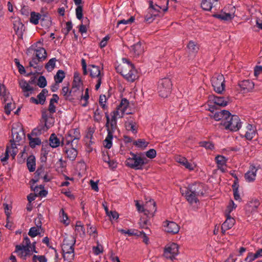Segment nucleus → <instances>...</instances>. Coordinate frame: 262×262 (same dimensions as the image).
I'll use <instances>...</instances> for the list:
<instances>
[{
    "mask_svg": "<svg viewBox=\"0 0 262 262\" xmlns=\"http://www.w3.org/2000/svg\"><path fill=\"white\" fill-rule=\"evenodd\" d=\"M238 86L241 88V91L243 93H247L252 91L254 89V83L250 80H245L238 82Z\"/></svg>",
    "mask_w": 262,
    "mask_h": 262,
    "instance_id": "obj_16",
    "label": "nucleus"
},
{
    "mask_svg": "<svg viewBox=\"0 0 262 262\" xmlns=\"http://www.w3.org/2000/svg\"><path fill=\"white\" fill-rule=\"evenodd\" d=\"M236 207V205L232 200H231L225 211V215L230 214V213L233 210V209H235Z\"/></svg>",
    "mask_w": 262,
    "mask_h": 262,
    "instance_id": "obj_57",
    "label": "nucleus"
},
{
    "mask_svg": "<svg viewBox=\"0 0 262 262\" xmlns=\"http://www.w3.org/2000/svg\"><path fill=\"white\" fill-rule=\"evenodd\" d=\"M214 102L215 104L221 106H225L228 103V101L224 97H215Z\"/></svg>",
    "mask_w": 262,
    "mask_h": 262,
    "instance_id": "obj_46",
    "label": "nucleus"
},
{
    "mask_svg": "<svg viewBox=\"0 0 262 262\" xmlns=\"http://www.w3.org/2000/svg\"><path fill=\"white\" fill-rule=\"evenodd\" d=\"M257 169L253 165L250 167L249 170L245 174V179L248 182H252L255 180Z\"/></svg>",
    "mask_w": 262,
    "mask_h": 262,
    "instance_id": "obj_22",
    "label": "nucleus"
},
{
    "mask_svg": "<svg viewBox=\"0 0 262 262\" xmlns=\"http://www.w3.org/2000/svg\"><path fill=\"white\" fill-rule=\"evenodd\" d=\"M130 155L131 157L125 161L126 166L135 170H142L144 165L147 163V159L133 152H130Z\"/></svg>",
    "mask_w": 262,
    "mask_h": 262,
    "instance_id": "obj_3",
    "label": "nucleus"
},
{
    "mask_svg": "<svg viewBox=\"0 0 262 262\" xmlns=\"http://www.w3.org/2000/svg\"><path fill=\"white\" fill-rule=\"evenodd\" d=\"M212 85L217 93H222L225 90V79L223 75L214 76L211 79Z\"/></svg>",
    "mask_w": 262,
    "mask_h": 262,
    "instance_id": "obj_8",
    "label": "nucleus"
},
{
    "mask_svg": "<svg viewBox=\"0 0 262 262\" xmlns=\"http://www.w3.org/2000/svg\"><path fill=\"white\" fill-rule=\"evenodd\" d=\"M129 105V101L126 98H122L120 104L117 106L115 111H118L120 114L124 115L127 108Z\"/></svg>",
    "mask_w": 262,
    "mask_h": 262,
    "instance_id": "obj_30",
    "label": "nucleus"
},
{
    "mask_svg": "<svg viewBox=\"0 0 262 262\" xmlns=\"http://www.w3.org/2000/svg\"><path fill=\"white\" fill-rule=\"evenodd\" d=\"M163 230L169 233L176 234L180 230L179 226L174 222L167 220L163 223Z\"/></svg>",
    "mask_w": 262,
    "mask_h": 262,
    "instance_id": "obj_12",
    "label": "nucleus"
},
{
    "mask_svg": "<svg viewBox=\"0 0 262 262\" xmlns=\"http://www.w3.org/2000/svg\"><path fill=\"white\" fill-rule=\"evenodd\" d=\"M35 55L29 62V66L37 69V65L39 62L45 60L47 57L46 50L42 47H38L34 50Z\"/></svg>",
    "mask_w": 262,
    "mask_h": 262,
    "instance_id": "obj_6",
    "label": "nucleus"
},
{
    "mask_svg": "<svg viewBox=\"0 0 262 262\" xmlns=\"http://www.w3.org/2000/svg\"><path fill=\"white\" fill-rule=\"evenodd\" d=\"M102 115L98 108H97L94 112V119L95 121L99 122L101 121Z\"/></svg>",
    "mask_w": 262,
    "mask_h": 262,
    "instance_id": "obj_64",
    "label": "nucleus"
},
{
    "mask_svg": "<svg viewBox=\"0 0 262 262\" xmlns=\"http://www.w3.org/2000/svg\"><path fill=\"white\" fill-rule=\"evenodd\" d=\"M48 91L46 89H43L42 90L41 92L37 95V99L33 97H31L30 101L31 103H33L36 104H40L43 105L46 101V96L48 95Z\"/></svg>",
    "mask_w": 262,
    "mask_h": 262,
    "instance_id": "obj_17",
    "label": "nucleus"
},
{
    "mask_svg": "<svg viewBox=\"0 0 262 262\" xmlns=\"http://www.w3.org/2000/svg\"><path fill=\"white\" fill-rule=\"evenodd\" d=\"M136 123L133 121L125 122V127L127 130L131 131L133 134L137 133V128L136 127Z\"/></svg>",
    "mask_w": 262,
    "mask_h": 262,
    "instance_id": "obj_43",
    "label": "nucleus"
},
{
    "mask_svg": "<svg viewBox=\"0 0 262 262\" xmlns=\"http://www.w3.org/2000/svg\"><path fill=\"white\" fill-rule=\"evenodd\" d=\"M27 166L30 172H33L36 168V160L34 155L29 156L27 159Z\"/></svg>",
    "mask_w": 262,
    "mask_h": 262,
    "instance_id": "obj_33",
    "label": "nucleus"
},
{
    "mask_svg": "<svg viewBox=\"0 0 262 262\" xmlns=\"http://www.w3.org/2000/svg\"><path fill=\"white\" fill-rule=\"evenodd\" d=\"M83 84L82 82L77 73L74 74V80L72 82V90H74L75 92L79 90L80 87Z\"/></svg>",
    "mask_w": 262,
    "mask_h": 262,
    "instance_id": "obj_31",
    "label": "nucleus"
},
{
    "mask_svg": "<svg viewBox=\"0 0 262 262\" xmlns=\"http://www.w3.org/2000/svg\"><path fill=\"white\" fill-rule=\"evenodd\" d=\"M76 238L73 235L67 236L63 239L62 245L63 257L64 260L72 262L74 259V246Z\"/></svg>",
    "mask_w": 262,
    "mask_h": 262,
    "instance_id": "obj_2",
    "label": "nucleus"
},
{
    "mask_svg": "<svg viewBox=\"0 0 262 262\" xmlns=\"http://www.w3.org/2000/svg\"><path fill=\"white\" fill-rule=\"evenodd\" d=\"M0 96L2 97L4 102L6 103L8 95H7L6 88L4 84H0Z\"/></svg>",
    "mask_w": 262,
    "mask_h": 262,
    "instance_id": "obj_49",
    "label": "nucleus"
},
{
    "mask_svg": "<svg viewBox=\"0 0 262 262\" xmlns=\"http://www.w3.org/2000/svg\"><path fill=\"white\" fill-rule=\"evenodd\" d=\"M40 22L42 27L45 28H48L51 25V17L48 13L41 14Z\"/></svg>",
    "mask_w": 262,
    "mask_h": 262,
    "instance_id": "obj_34",
    "label": "nucleus"
},
{
    "mask_svg": "<svg viewBox=\"0 0 262 262\" xmlns=\"http://www.w3.org/2000/svg\"><path fill=\"white\" fill-rule=\"evenodd\" d=\"M51 147L47 142L45 143L43 142L42 144V147L40 150V154L43 156H48L49 153L50 152Z\"/></svg>",
    "mask_w": 262,
    "mask_h": 262,
    "instance_id": "obj_48",
    "label": "nucleus"
},
{
    "mask_svg": "<svg viewBox=\"0 0 262 262\" xmlns=\"http://www.w3.org/2000/svg\"><path fill=\"white\" fill-rule=\"evenodd\" d=\"M80 95V100L84 101V103L81 104L82 106L83 107H86L89 103V89L86 88L85 90L84 94H83V91H82L81 92Z\"/></svg>",
    "mask_w": 262,
    "mask_h": 262,
    "instance_id": "obj_44",
    "label": "nucleus"
},
{
    "mask_svg": "<svg viewBox=\"0 0 262 262\" xmlns=\"http://www.w3.org/2000/svg\"><path fill=\"white\" fill-rule=\"evenodd\" d=\"M181 165L188 170L191 171L194 170L196 167V164L192 160H188L185 157L181 158Z\"/></svg>",
    "mask_w": 262,
    "mask_h": 262,
    "instance_id": "obj_28",
    "label": "nucleus"
},
{
    "mask_svg": "<svg viewBox=\"0 0 262 262\" xmlns=\"http://www.w3.org/2000/svg\"><path fill=\"white\" fill-rule=\"evenodd\" d=\"M226 216V220L223 223L221 227L222 232L223 234H225L227 230L231 229L235 222V220L231 216L230 214L227 215Z\"/></svg>",
    "mask_w": 262,
    "mask_h": 262,
    "instance_id": "obj_21",
    "label": "nucleus"
},
{
    "mask_svg": "<svg viewBox=\"0 0 262 262\" xmlns=\"http://www.w3.org/2000/svg\"><path fill=\"white\" fill-rule=\"evenodd\" d=\"M14 61L18 70L19 73L20 74H25L26 73L25 69L24 67L20 63L19 59L17 58H15L14 59Z\"/></svg>",
    "mask_w": 262,
    "mask_h": 262,
    "instance_id": "obj_61",
    "label": "nucleus"
},
{
    "mask_svg": "<svg viewBox=\"0 0 262 262\" xmlns=\"http://www.w3.org/2000/svg\"><path fill=\"white\" fill-rule=\"evenodd\" d=\"M81 135L79 128H74L70 129L66 137L67 145L72 144V143L75 140L77 142L80 139ZM72 146V145H71Z\"/></svg>",
    "mask_w": 262,
    "mask_h": 262,
    "instance_id": "obj_11",
    "label": "nucleus"
},
{
    "mask_svg": "<svg viewBox=\"0 0 262 262\" xmlns=\"http://www.w3.org/2000/svg\"><path fill=\"white\" fill-rule=\"evenodd\" d=\"M12 135L13 139L15 142H19L22 139L23 137H24L25 134L22 128H20L19 131H17L16 129H12Z\"/></svg>",
    "mask_w": 262,
    "mask_h": 262,
    "instance_id": "obj_32",
    "label": "nucleus"
},
{
    "mask_svg": "<svg viewBox=\"0 0 262 262\" xmlns=\"http://www.w3.org/2000/svg\"><path fill=\"white\" fill-rule=\"evenodd\" d=\"M28 139L30 146L32 148H35L36 145H39L41 143V140L39 138H32L30 135H28Z\"/></svg>",
    "mask_w": 262,
    "mask_h": 262,
    "instance_id": "obj_47",
    "label": "nucleus"
},
{
    "mask_svg": "<svg viewBox=\"0 0 262 262\" xmlns=\"http://www.w3.org/2000/svg\"><path fill=\"white\" fill-rule=\"evenodd\" d=\"M172 85V82L169 78L160 79L157 88L159 96L163 98L167 97L171 92Z\"/></svg>",
    "mask_w": 262,
    "mask_h": 262,
    "instance_id": "obj_5",
    "label": "nucleus"
},
{
    "mask_svg": "<svg viewBox=\"0 0 262 262\" xmlns=\"http://www.w3.org/2000/svg\"><path fill=\"white\" fill-rule=\"evenodd\" d=\"M229 115H230V113L228 111L224 110L215 112L213 115V118L216 121L222 120L221 124L223 125V121H225L227 117Z\"/></svg>",
    "mask_w": 262,
    "mask_h": 262,
    "instance_id": "obj_27",
    "label": "nucleus"
},
{
    "mask_svg": "<svg viewBox=\"0 0 262 262\" xmlns=\"http://www.w3.org/2000/svg\"><path fill=\"white\" fill-rule=\"evenodd\" d=\"M105 115L106 119L105 127H106L107 132L110 131L112 133H114L115 131L118 129L117 122L110 121V118L107 112L105 113Z\"/></svg>",
    "mask_w": 262,
    "mask_h": 262,
    "instance_id": "obj_25",
    "label": "nucleus"
},
{
    "mask_svg": "<svg viewBox=\"0 0 262 262\" xmlns=\"http://www.w3.org/2000/svg\"><path fill=\"white\" fill-rule=\"evenodd\" d=\"M73 25L71 21H69L66 23V27L62 29L61 32L64 34V38L68 35L69 32L72 29Z\"/></svg>",
    "mask_w": 262,
    "mask_h": 262,
    "instance_id": "obj_54",
    "label": "nucleus"
},
{
    "mask_svg": "<svg viewBox=\"0 0 262 262\" xmlns=\"http://www.w3.org/2000/svg\"><path fill=\"white\" fill-rule=\"evenodd\" d=\"M123 116V115L120 114L119 111H114L111 113V119H110V121L117 122V119L118 117L119 118H122Z\"/></svg>",
    "mask_w": 262,
    "mask_h": 262,
    "instance_id": "obj_62",
    "label": "nucleus"
},
{
    "mask_svg": "<svg viewBox=\"0 0 262 262\" xmlns=\"http://www.w3.org/2000/svg\"><path fill=\"white\" fill-rule=\"evenodd\" d=\"M136 206L138 211L143 212L148 216H153L157 211L156 204L153 200H150L146 202L145 207L140 205L138 202Z\"/></svg>",
    "mask_w": 262,
    "mask_h": 262,
    "instance_id": "obj_7",
    "label": "nucleus"
},
{
    "mask_svg": "<svg viewBox=\"0 0 262 262\" xmlns=\"http://www.w3.org/2000/svg\"><path fill=\"white\" fill-rule=\"evenodd\" d=\"M123 64L118 65L116 70L128 82H133L138 78L137 71L134 65L127 58H122Z\"/></svg>",
    "mask_w": 262,
    "mask_h": 262,
    "instance_id": "obj_1",
    "label": "nucleus"
},
{
    "mask_svg": "<svg viewBox=\"0 0 262 262\" xmlns=\"http://www.w3.org/2000/svg\"><path fill=\"white\" fill-rule=\"evenodd\" d=\"M113 134L114 133H112L110 131L107 132V136L106 137L105 139L103 141V145L107 149H110L112 147Z\"/></svg>",
    "mask_w": 262,
    "mask_h": 262,
    "instance_id": "obj_40",
    "label": "nucleus"
},
{
    "mask_svg": "<svg viewBox=\"0 0 262 262\" xmlns=\"http://www.w3.org/2000/svg\"><path fill=\"white\" fill-rule=\"evenodd\" d=\"M60 144V141L57 136L53 133L50 135L49 138V144L51 147L56 148Z\"/></svg>",
    "mask_w": 262,
    "mask_h": 262,
    "instance_id": "obj_36",
    "label": "nucleus"
},
{
    "mask_svg": "<svg viewBox=\"0 0 262 262\" xmlns=\"http://www.w3.org/2000/svg\"><path fill=\"white\" fill-rule=\"evenodd\" d=\"M37 84L40 88H44L47 84V80L45 76H40L39 77Z\"/></svg>",
    "mask_w": 262,
    "mask_h": 262,
    "instance_id": "obj_58",
    "label": "nucleus"
},
{
    "mask_svg": "<svg viewBox=\"0 0 262 262\" xmlns=\"http://www.w3.org/2000/svg\"><path fill=\"white\" fill-rule=\"evenodd\" d=\"M13 28L15 32V34L18 36V37L20 38H22L23 32L25 29V27L21 22L20 19H17L14 21Z\"/></svg>",
    "mask_w": 262,
    "mask_h": 262,
    "instance_id": "obj_20",
    "label": "nucleus"
},
{
    "mask_svg": "<svg viewBox=\"0 0 262 262\" xmlns=\"http://www.w3.org/2000/svg\"><path fill=\"white\" fill-rule=\"evenodd\" d=\"M161 7L156 5V7L153 5L152 2H150L149 7L147 9V14L145 16V21L148 23L152 22L155 17L158 15L159 10Z\"/></svg>",
    "mask_w": 262,
    "mask_h": 262,
    "instance_id": "obj_10",
    "label": "nucleus"
},
{
    "mask_svg": "<svg viewBox=\"0 0 262 262\" xmlns=\"http://www.w3.org/2000/svg\"><path fill=\"white\" fill-rule=\"evenodd\" d=\"M200 146L205 148L207 149L212 150L214 149V144L209 141H201L199 142Z\"/></svg>",
    "mask_w": 262,
    "mask_h": 262,
    "instance_id": "obj_55",
    "label": "nucleus"
},
{
    "mask_svg": "<svg viewBox=\"0 0 262 262\" xmlns=\"http://www.w3.org/2000/svg\"><path fill=\"white\" fill-rule=\"evenodd\" d=\"M15 252L21 259L26 260L28 256L32 255V252L30 249L26 248L24 246L17 245L15 246Z\"/></svg>",
    "mask_w": 262,
    "mask_h": 262,
    "instance_id": "obj_14",
    "label": "nucleus"
},
{
    "mask_svg": "<svg viewBox=\"0 0 262 262\" xmlns=\"http://www.w3.org/2000/svg\"><path fill=\"white\" fill-rule=\"evenodd\" d=\"M187 47L189 52L193 54H195L199 50L198 43L192 40L188 42Z\"/></svg>",
    "mask_w": 262,
    "mask_h": 262,
    "instance_id": "obj_41",
    "label": "nucleus"
},
{
    "mask_svg": "<svg viewBox=\"0 0 262 262\" xmlns=\"http://www.w3.org/2000/svg\"><path fill=\"white\" fill-rule=\"evenodd\" d=\"M231 12L229 13H226L221 12L220 14H214L212 16L213 17L220 19L222 20L228 21L232 20L235 16V8L233 6H231Z\"/></svg>",
    "mask_w": 262,
    "mask_h": 262,
    "instance_id": "obj_13",
    "label": "nucleus"
},
{
    "mask_svg": "<svg viewBox=\"0 0 262 262\" xmlns=\"http://www.w3.org/2000/svg\"><path fill=\"white\" fill-rule=\"evenodd\" d=\"M40 229L37 227H32L30 229L28 235L32 237H34L38 235H40Z\"/></svg>",
    "mask_w": 262,
    "mask_h": 262,
    "instance_id": "obj_52",
    "label": "nucleus"
},
{
    "mask_svg": "<svg viewBox=\"0 0 262 262\" xmlns=\"http://www.w3.org/2000/svg\"><path fill=\"white\" fill-rule=\"evenodd\" d=\"M76 15L78 19L81 20L83 18V6L81 5H76Z\"/></svg>",
    "mask_w": 262,
    "mask_h": 262,
    "instance_id": "obj_59",
    "label": "nucleus"
},
{
    "mask_svg": "<svg viewBox=\"0 0 262 262\" xmlns=\"http://www.w3.org/2000/svg\"><path fill=\"white\" fill-rule=\"evenodd\" d=\"M41 14L35 12H31L30 14V22L35 25L38 24Z\"/></svg>",
    "mask_w": 262,
    "mask_h": 262,
    "instance_id": "obj_42",
    "label": "nucleus"
},
{
    "mask_svg": "<svg viewBox=\"0 0 262 262\" xmlns=\"http://www.w3.org/2000/svg\"><path fill=\"white\" fill-rule=\"evenodd\" d=\"M44 172L45 167L44 165L42 164L38 167L36 171L34 173V178L31 180V181L33 184L37 183L39 181L40 177L41 176L42 174H43Z\"/></svg>",
    "mask_w": 262,
    "mask_h": 262,
    "instance_id": "obj_37",
    "label": "nucleus"
},
{
    "mask_svg": "<svg viewBox=\"0 0 262 262\" xmlns=\"http://www.w3.org/2000/svg\"><path fill=\"white\" fill-rule=\"evenodd\" d=\"M56 60L55 58H52L46 64L45 68L48 71L50 72L55 68Z\"/></svg>",
    "mask_w": 262,
    "mask_h": 262,
    "instance_id": "obj_50",
    "label": "nucleus"
},
{
    "mask_svg": "<svg viewBox=\"0 0 262 262\" xmlns=\"http://www.w3.org/2000/svg\"><path fill=\"white\" fill-rule=\"evenodd\" d=\"M148 142L144 139H138L133 142V144L139 148H145L148 145Z\"/></svg>",
    "mask_w": 262,
    "mask_h": 262,
    "instance_id": "obj_51",
    "label": "nucleus"
},
{
    "mask_svg": "<svg viewBox=\"0 0 262 262\" xmlns=\"http://www.w3.org/2000/svg\"><path fill=\"white\" fill-rule=\"evenodd\" d=\"M246 133L244 137L249 141H251L255 136L257 133L256 129L255 126L248 124L246 128Z\"/></svg>",
    "mask_w": 262,
    "mask_h": 262,
    "instance_id": "obj_23",
    "label": "nucleus"
},
{
    "mask_svg": "<svg viewBox=\"0 0 262 262\" xmlns=\"http://www.w3.org/2000/svg\"><path fill=\"white\" fill-rule=\"evenodd\" d=\"M75 91L72 90V88L69 91L68 86H63L62 89L61 93L65 97L66 99L72 101L74 98H71L72 96V93H74Z\"/></svg>",
    "mask_w": 262,
    "mask_h": 262,
    "instance_id": "obj_38",
    "label": "nucleus"
},
{
    "mask_svg": "<svg viewBox=\"0 0 262 262\" xmlns=\"http://www.w3.org/2000/svg\"><path fill=\"white\" fill-rule=\"evenodd\" d=\"M187 190L185 192V196L187 199V201L191 204L196 203L199 202L198 195L194 193H191L190 190L186 188Z\"/></svg>",
    "mask_w": 262,
    "mask_h": 262,
    "instance_id": "obj_29",
    "label": "nucleus"
},
{
    "mask_svg": "<svg viewBox=\"0 0 262 262\" xmlns=\"http://www.w3.org/2000/svg\"><path fill=\"white\" fill-rule=\"evenodd\" d=\"M93 251L94 254L96 255H98L99 254L103 253V248L102 245L100 244L99 242H97V246L93 247Z\"/></svg>",
    "mask_w": 262,
    "mask_h": 262,
    "instance_id": "obj_60",
    "label": "nucleus"
},
{
    "mask_svg": "<svg viewBox=\"0 0 262 262\" xmlns=\"http://www.w3.org/2000/svg\"><path fill=\"white\" fill-rule=\"evenodd\" d=\"M89 67L90 75L92 78L97 77L98 78L103 77V74H101V71L99 67L94 64H89Z\"/></svg>",
    "mask_w": 262,
    "mask_h": 262,
    "instance_id": "obj_24",
    "label": "nucleus"
},
{
    "mask_svg": "<svg viewBox=\"0 0 262 262\" xmlns=\"http://www.w3.org/2000/svg\"><path fill=\"white\" fill-rule=\"evenodd\" d=\"M179 246L178 244L172 243L169 245L165 247L164 250L163 255L166 258L173 260L175 256L178 254Z\"/></svg>",
    "mask_w": 262,
    "mask_h": 262,
    "instance_id": "obj_9",
    "label": "nucleus"
},
{
    "mask_svg": "<svg viewBox=\"0 0 262 262\" xmlns=\"http://www.w3.org/2000/svg\"><path fill=\"white\" fill-rule=\"evenodd\" d=\"M215 159L218 169L222 172H225L227 160L226 157L223 156L218 155L215 157Z\"/></svg>",
    "mask_w": 262,
    "mask_h": 262,
    "instance_id": "obj_26",
    "label": "nucleus"
},
{
    "mask_svg": "<svg viewBox=\"0 0 262 262\" xmlns=\"http://www.w3.org/2000/svg\"><path fill=\"white\" fill-rule=\"evenodd\" d=\"M191 193H194L197 195L203 196L204 194V185L202 183H194L189 185L187 187Z\"/></svg>",
    "mask_w": 262,
    "mask_h": 262,
    "instance_id": "obj_15",
    "label": "nucleus"
},
{
    "mask_svg": "<svg viewBox=\"0 0 262 262\" xmlns=\"http://www.w3.org/2000/svg\"><path fill=\"white\" fill-rule=\"evenodd\" d=\"M65 152L67 155L68 158L72 161L75 160L78 154L77 149L73 147L69 149H66Z\"/></svg>",
    "mask_w": 262,
    "mask_h": 262,
    "instance_id": "obj_39",
    "label": "nucleus"
},
{
    "mask_svg": "<svg viewBox=\"0 0 262 262\" xmlns=\"http://www.w3.org/2000/svg\"><path fill=\"white\" fill-rule=\"evenodd\" d=\"M19 84L26 97H29L30 95L34 91L33 88L30 86L31 84L24 79L21 80L19 81Z\"/></svg>",
    "mask_w": 262,
    "mask_h": 262,
    "instance_id": "obj_19",
    "label": "nucleus"
},
{
    "mask_svg": "<svg viewBox=\"0 0 262 262\" xmlns=\"http://www.w3.org/2000/svg\"><path fill=\"white\" fill-rule=\"evenodd\" d=\"M65 77V73L62 70H59L54 76V80L56 83H59L62 82Z\"/></svg>",
    "mask_w": 262,
    "mask_h": 262,
    "instance_id": "obj_45",
    "label": "nucleus"
},
{
    "mask_svg": "<svg viewBox=\"0 0 262 262\" xmlns=\"http://www.w3.org/2000/svg\"><path fill=\"white\" fill-rule=\"evenodd\" d=\"M129 50L131 54L134 57H138L144 52V47L141 41H139L131 46L129 48Z\"/></svg>",
    "mask_w": 262,
    "mask_h": 262,
    "instance_id": "obj_18",
    "label": "nucleus"
},
{
    "mask_svg": "<svg viewBox=\"0 0 262 262\" xmlns=\"http://www.w3.org/2000/svg\"><path fill=\"white\" fill-rule=\"evenodd\" d=\"M219 0H202L201 3V7L206 11H210L212 8L215 3H217Z\"/></svg>",
    "mask_w": 262,
    "mask_h": 262,
    "instance_id": "obj_35",
    "label": "nucleus"
},
{
    "mask_svg": "<svg viewBox=\"0 0 262 262\" xmlns=\"http://www.w3.org/2000/svg\"><path fill=\"white\" fill-rule=\"evenodd\" d=\"M223 125L227 130L236 132L242 126V122L239 117L235 115L228 116L223 122Z\"/></svg>",
    "mask_w": 262,
    "mask_h": 262,
    "instance_id": "obj_4",
    "label": "nucleus"
},
{
    "mask_svg": "<svg viewBox=\"0 0 262 262\" xmlns=\"http://www.w3.org/2000/svg\"><path fill=\"white\" fill-rule=\"evenodd\" d=\"M119 231L122 234H128L129 236H138L139 235V231L134 229H128L127 230L120 229Z\"/></svg>",
    "mask_w": 262,
    "mask_h": 262,
    "instance_id": "obj_56",
    "label": "nucleus"
},
{
    "mask_svg": "<svg viewBox=\"0 0 262 262\" xmlns=\"http://www.w3.org/2000/svg\"><path fill=\"white\" fill-rule=\"evenodd\" d=\"M106 101L107 99L105 95H101L100 96L99 102L100 105L104 110H107L108 109V106L106 104Z\"/></svg>",
    "mask_w": 262,
    "mask_h": 262,
    "instance_id": "obj_53",
    "label": "nucleus"
},
{
    "mask_svg": "<svg viewBox=\"0 0 262 262\" xmlns=\"http://www.w3.org/2000/svg\"><path fill=\"white\" fill-rule=\"evenodd\" d=\"M258 257H259V256L257 254V252L255 253H249L248 256L245 258V261L246 262H251Z\"/></svg>",
    "mask_w": 262,
    "mask_h": 262,
    "instance_id": "obj_63",
    "label": "nucleus"
}]
</instances>
